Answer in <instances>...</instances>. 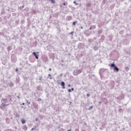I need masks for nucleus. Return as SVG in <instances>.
<instances>
[{
    "label": "nucleus",
    "mask_w": 131,
    "mask_h": 131,
    "mask_svg": "<svg viewBox=\"0 0 131 131\" xmlns=\"http://www.w3.org/2000/svg\"><path fill=\"white\" fill-rule=\"evenodd\" d=\"M63 6H65L66 4H65V3H63Z\"/></svg>",
    "instance_id": "40"
},
{
    "label": "nucleus",
    "mask_w": 131,
    "mask_h": 131,
    "mask_svg": "<svg viewBox=\"0 0 131 131\" xmlns=\"http://www.w3.org/2000/svg\"><path fill=\"white\" fill-rule=\"evenodd\" d=\"M71 34H73V32H71Z\"/></svg>",
    "instance_id": "33"
},
{
    "label": "nucleus",
    "mask_w": 131,
    "mask_h": 131,
    "mask_svg": "<svg viewBox=\"0 0 131 131\" xmlns=\"http://www.w3.org/2000/svg\"><path fill=\"white\" fill-rule=\"evenodd\" d=\"M17 97L18 99H20V97L19 96H17Z\"/></svg>",
    "instance_id": "30"
},
{
    "label": "nucleus",
    "mask_w": 131,
    "mask_h": 131,
    "mask_svg": "<svg viewBox=\"0 0 131 131\" xmlns=\"http://www.w3.org/2000/svg\"><path fill=\"white\" fill-rule=\"evenodd\" d=\"M9 85L10 86H14V83H13L12 82H9Z\"/></svg>",
    "instance_id": "10"
},
{
    "label": "nucleus",
    "mask_w": 131,
    "mask_h": 131,
    "mask_svg": "<svg viewBox=\"0 0 131 131\" xmlns=\"http://www.w3.org/2000/svg\"><path fill=\"white\" fill-rule=\"evenodd\" d=\"M67 131H71V129L68 130Z\"/></svg>",
    "instance_id": "34"
},
{
    "label": "nucleus",
    "mask_w": 131,
    "mask_h": 131,
    "mask_svg": "<svg viewBox=\"0 0 131 131\" xmlns=\"http://www.w3.org/2000/svg\"><path fill=\"white\" fill-rule=\"evenodd\" d=\"M71 91H74V88H72Z\"/></svg>",
    "instance_id": "24"
},
{
    "label": "nucleus",
    "mask_w": 131,
    "mask_h": 131,
    "mask_svg": "<svg viewBox=\"0 0 131 131\" xmlns=\"http://www.w3.org/2000/svg\"><path fill=\"white\" fill-rule=\"evenodd\" d=\"M117 99L118 100H120V99H119V97H117Z\"/></svg>",
    "instance_id": "31"
},
{
    "label": "nucleus",
    "mask_w": 131,
    "mask_h": 131,
    "mask_svg": "<svg viewBox=\"0 0 131 131\" xmlns=\"http://www.w3.org/2000/svg\"><path fill=\"white\" fill-rule=\"evenodd\" d=\"M75 131H79V130L78 129V128H76V129H75Z\"/></svg>",
    "instance_id": "21"
},
{
    "label": "nucleus",
    "mask_w": 131,
    "mask_h": 131,
    "mask_svg": "<svg viewBox=\"0 0 131 131\" xmlns=\"http://www.w3.org/2000/svg\"><path fill=\"white\" fill-rule=\"evenodd\" d=\"M48 76L51 77V74H49L48 75Z\"/></svg>",
    "instance_id": "28"
},
{
    "label": "nucleus",
    "mask_w": 131,
    "mask_h": 131,
    "mask_svg": "<svg viewBox=\"0 0 131 131\" xmlns=\"http://www.w3.org/2000/svg\"><path fill=\"white\" fill-rule=\"evenodd\" d=\"M68 86L69 88H70V86H71V85L70 84H68Z\"/></svg>",
    "instance_id": "23"
},
{
    "label": "nucleus",
    "mask_w": 131,
    "mask_h": 131,
    "mask_svg": "<svg viewBox=\"0 0 131 131\" xmlns=\"http://www.w3.org/2000/svg\"><path fill=\"white\" fill-rule=\"evenodd\" d=\"M92 29H95V28H96V26H92Z\"/></svg>",
    "instance_id": "17"
},
{
    "label": "nucleus",
    "mask_w": 131,
    "mask_h": 131,
    "mask_svg": "<svg viewBox=\"0 0 131 131\" xmlns=\"http://www.w3.org/2000/svg\"><path fill=\"white\" fill-rule=\"evenodd\" d=\"M91 3H88L86 4V7L87 8V9H90V8H91Z\"/></svg>",
    "instance_id": "5"
},
{
    "label": "nucleus",
    "mask_w": 131,
    "mask_h": 131,
    "mask_svg": "<svg viewBox=\"0 0 131 131\" xmlns=\"http://www.w3.org/2000/svg\"><path fill=\"white\" fill-rule=\"evenodd\" d=\"M61 85L62 86V89H65V82L62 81L61 83Z\"/></svg>",
    "instance_id": "6"
},
{
    "label": "nucleus",
    "mask_w": 131,
    "mask_h": 131,
    "mask_svg": "<svg viewBox=\"0 0 131 131\" xmlns=\"http://www.w3.org/2000/svg\"><path fill=\"white\" fill-rule=\"evenodd\" d=\"M7 101H8V99H5V98H2L1 102L2 103H4V104H5V103H6L7 102Z\"/></svg>",
    "instance_id": "4"
},
{
    "label": "nucleus",
    "mask_w": 131,
    "mask_h": 131,
    "mask_svg": "<svg viewBox=\"0 0 131 131\" xmlns=\"http://www.w3.org/2000/svg\"><path fill=\"white\" fill-rule=\"evenodd\" d=\"M77 23V21H75L73 23V25L74 26Z\"/></svg>",
    "instance_id": "12"
},
{
    "label": "nucleus",
    "mask_w": 131,
    "mask_h": 131,
    "mask_svg": "<svg viewBox=\"0 0 131 131\" xmlns=\"http://www.w3.org/2000/svg\"><path fill=\"white\" fill-rule=\"evenodd\" d=\"M61 75H62V74H61L60 75V76H61Z\"/></svg>",
    "instance_id": "42"
},
{
    "label": "nucleus",
    "mask_w": 131,
    "mask_h": 131,
    "mask_svg": "<svg viewBox=\"0 0 131 131\" xmlns=\"http://www.w3.org/2000/svg\"><path fill=\"white\" fill-rule=\"evenodd\" d=\"M7 100H9V101H12V97L10 95H9L7 97Z\"/></svg>",
    "instance_id": "8"
},
{
    "label": "nucleus",
    "mask_w": 131,
    "mask_h": 131,
    "mask_svg": "<svg viewBox=\"0 0 131 131\" xmlns=\"http://www.w3.org/2000/svg\"><path fill=\"white\" fill-rule=\"evenodd\" d=\"M92 27H90V29H89V30H92Z\"/></svg>",
    "instance_id": "26"
},
{
    "label": "nucleus",
    "mask_w": 131,
    "mask_h": 131,
    "mask_svg": "<svg viewBox=\"0 0 131 131\" xmlns=\"http://www.w3.org/2000/svg\"><path fill=\"white\" fill-rule=\"evenodd\" d=\"M33 55H34V56H35L36 59H38V56H37V55H36V53L33 52Z\"/></svg>",
    "instance_id": "9"
},
{
    "label": "nucleus",
    "mask_w": 131,
    "mask_h": 131,
    "mask_svg": "<svg viewBox=\"0 0 131 131\" xmlns=\"http://www.w3.org/2000/svg\"><path fill=\"white\" fill-rule=\"evenodd\" d=\"M102 71H104V69H101L100 70V73H101V72H102Z\"/></svg>",
    "instance_id": "16"
},
{
    "label": "nucleus",
    "mask_w": 131,
    "mask_h": 131,
    "mask_svg": "<svg viewBox=\"0 0 131 131\" xmlns=\"http://www.w3.org/2000/svg\"><path fill=\"white\" fill-rule=\"evenodd\" d=\"M33 129H34V128H32L31 129L32 130H33Z\"/></svg>",
    "instance_id": "38"
},
{
    "label": "nucleus",
    "mask_w": 131,
    "mask_h": 131,
    "mask_svg": "<svg viewBox=\"0 0 131 131\" xmlns=\"http://www.w3.org/2000/svg\"><path fill=\"white\" fill-rule=\"evenodd\" d=\"M99 104H102V102L100 101V102H99Z\"/></svg>",
    "instance_id": "32"
},
{
    "label": "nucleus",
    "mask_w": 131,
    "mask_h": 131,
    "mask_svg": "<svg viewBox=\"0 0 131 131\" xmlns=\"http://www.w3.org/2000/svg\"><path fill=\"white\" fill-rule=\"evenodd\" d=\"M23 105H25V103H23Z\"/></svg>",
    "instance_id": "41"
},
{
    "label": "nucleus",
    "mask_w": 131,
    "mask_h": 131,
    "mask_svg": "<svg viewBox=\"0 0 131 131\" xmlns=\"http://www.w3.org/2000/svg\"><path fill=\"white\" fill-rule=\"evenodd\" d=\"M81 29H83V27H81Z\"/></svg>",
    "instance_id": "36"
},
{
    "label": "nucleus",
    "mask_w": 131,
    "mask_h": 131,
    "mask_svg": "<svg viewBox=\"0 0 131 131\" xmlns=\"http://www.w3.org/2000/svg\"><path fill=\"white\" fill-rule=\"evenodd\" d=\"M73 3H74V4H75L76 6H77V5H79V4L78 3H76V2H75V1H74Z\"/></svg>",
    "instance_id": "14"
},
{
    "label": "nucleus",
    "mask_w": 131,
    "mask_h": 131,
    "mask_svg": "<svg viewBox=\"0 0 131 131\" xmlns=\"http://www.w3.org/2000/svg\"><path fill=\"white\" fill-rule=\"evenodd\" d=\"M34 107L35 109H37V108H38V105H37V104H34Z\"/></svg>",
    "instance_id": "11"
},
{
    "label": "nucleus",
    "mask_w": 131,
    "mask_h": 131,
    "mask_svg": "<svg viewBox=\"0 0 131 131\" xmlns=\"http://www.w3.org/2000/svg\"><path fill=\"white\" fill-rule=\"evenodd\" d=\"M38 120V119H37V118H36V119H35V121H37Z\"/></svg>",
    "instance_id": "25"
},
{
    "label": "nucleus",
    "mask_w": 131,
    "mask_h": 131,
    "mask_svg": "<svg viewBox=\"0 0 131 131\" xmlns=\"http://www.w3.org/2000/svg\"><path fill=\"white\" fill-rule=\"evenodd\" d=\"M49 71H52V69H49Z\"/></svg>",
    "instance_id": "27"
},
{
    "label": "nucleus",
    "mask_w": 131,
    "mask_h": 131,
    "mask_svg": "<svg viewBox=\"0 0 131 131\" xmlns=\"http://www.w3.org/2000/svg\"><path fill=\"white\" fill-rule=\"evenodd\" d=\"M23 129L24 130H27V126H25L24 127Z\"/></svg>",
    "instance_id": "13"
},
{
    "label": "nucleus",
    "mask_w": 131,
    "mask_h": 131,
    "mask_svg": "<svg viewBox=\"0 0 131 131\" xmlns=\"http://www.w3.org/2000/svg\"><path fill=\"white\" fill-rule=\"evenodd\" d=\"M52 1H54V0H51Z\"/></svg>",
    "instance_id": "45"
},
{
    "label": "nucleus",
    "mask_w": 131,
    "mask_h": 131,
    "mask_svg": "<svg viewBox=\"0 0 131 131\" xmlns=\"http://www.w3.org/2000/svg\"><path fill=\"white\" fill-rule=\"evenodd\" d=\"M9 49H10V47H8V50H9Z\"/></svg>",
    "instance_id": "43"
},
{
    "label": "nucleus",
    "mask_w": 131,
    "mask_h": 131,
    "mask_svg": "<svg viewBox=\"0 0 131 131\" xmlns=\"http://www.w3.org/2000/svg\"><path fill=\"white\" fill-rule=\"evenodd\" d=\"M21 123H23V124H25V123H26V120L24 119H22L21 120Z\"/></svg>",
    "instance_id": "7"
},
{
    "label": "nucleus",
    "mask_w": 131,
    "mask_h": 131,
    "mask_svg": "<svg viewBox=\"0 0 131 131\" xmlns=\"http://www.w3.org/2000/svg\"><path fill=\"white\" fill-rule=\"evenodd\" d=\"M9 106V104H6L5 103L2 102V104L0 106V108L2 110H5L6 109V106Z\"/></svg>",
    "instance_id": "2"
},
{
    "label": "nucleus",
    "mask_w": 131,
    "mask_h": 131,
    "mask_svg": "<svg viewBox=\"0 0 131 131\" xmlns=\"http://www.w3.org/2000/svg\"><path fill=\"white\" fill-rule=\"evenodd\" d=\"M16 71H18V69H16Z\"/></svg>",
    "instance_id": "37"
},
{
    "label": "nucleus",
    "mask_w": 131,
    "mask_h": 131,
    "mask_svg": "<svg viewBox=\"0 0 131 131\" xmlns=\"http://www.w3.org/2000/svg\"><path fill=\"white\" fill-rule=\"evenodd\" d=\"M27 103L28 104V105H30V102H29L28 101H27Z\"/></svg>",
    "instance_id": "20"
},
{
    "label": "nucleus",
    "mask_w": 131,
    "mask_h": 131,
    "mask_svg": "<svg viewBox=\"0 0 131 131\" xmlns=\"http://www.w3.org/2000/svg\"><path fill=\"white\" fill-rule=\"evenodd\" d=\"M111 67H114V70H115L117 71V72H118L119 71V69L115 66V64L112 63L111 65Z\"/></svg>",
    "instance_id": "3"
},
{
    "label": "nucleus",
    "mask_w": 131,
    "mask_h": 131,
    "mask_svg": "<svg viewBox=\"0 0 131 131\" xmlns=\"http://www.w3.org/2000/svg\"><path fill=\"white\" fill-rule=\"evenodd\" d=\"M93 108V106H90L88 110H92V108Z\"/></svg>",
    "instance_id": "15"
},
{
    "label": "nucleus",
    "mask_w": 131,
    "mask_h": 131,
    "mask_svg": "<svg viewBox=\"0 0 131 131\" xmlns=\"http://www.w3.org/2000/svg\"><path fill=\"white\" fill-rule=\"evenodd\" d=\"M68 92H69V93H71V89H69L68 90Z\"/></svg>",
    "instance_id": "19"
},
{
    "label": "nucleus",
    "mask_w": 131,
    "mask_h": 131,
    "mask_svg": "<svg viewBox=\"0 0 131 131\" xmlns=\"http://www.w3.org/2000/svg\"><path fill=\"white\" fill-rule=\"evenodd\" d=\"M40 80H41V77L39 78V79Z\"/></svg>",
    "instance_id": "35"
},
{
    "label": "nucleus",
    "mask_w": 131,
    "mask_h": 131,
    "mask_svg": "<svg viewBox=\"0 0 131 131\" xmlns=\"http://www.w3.org/2000/svg\"><path fill=\"white\" fill-rule=\"evenodd\" d=\"M37 101L38 102H39V101H41V99L39 98V99H37Z\"/></svg>",
    "instance_id": "18"
},
{
    "label": "nucleus",
    "mask_w": 131,
    "mask_h": 131,
    "mask_svg": "<svg viewBox=\"0 0 131 131\" xmlns=\"http://www.w3.org/2000/svg\"><path fill=\"white\" fill-rule=\"evenodd\" d=\"M86 96H87V97H90V94H87Z\"/></svg>",
    "instance_id": "22"
},
{
    "label": "nucleus",
    "mask_w": 131,
    "mask_h": 131,
    "mask_svg": "<svg viewBox=\"0 0 131 131\" xmlns=\"http://www.w3.org/2000/svg\"><path fill=\"white\" fill-rule=\"evenodd\" d=\"M21 8H24V6H21Z\"/></svg>",
    "instance_id": "39"
},
{
    "label": "nucleus",
    "mask_w": 131,
    "mask_h": 131,
    "mask_svg": "<svg viewBox=\"0 0 131 131\" xmlns=\"http://www.w3.org/2000/svg\"><path fill=\"white\" fill-rule=\"evenodd\" d=\"M96 50H98V48H97V49Z\"/></svg>",
    "instance_id": "44"
},
{
    "label": "nucleus",
    "mask_w": 131,
    "mask_h": 131,
    "mask_svg": "<svg viewBox=\"0 0 131 131\" xmlns=\"http://www.w3.org/2000/svg\"><path fill=\"white\" fill-rule=\"evenodd\" d=\"M49 78L50 79H53V78H52V77H50Z\"/></svg>",
    "instance_id": "29"
},
{
    "label": "nucleus",
    "mask_w": 131,
    "mask_h": 131,
    "mask_svg": "<svg viewBox=\"0 0 131 131\" xmlns=\"http://www.w3.org/2000/svg\"><path fill=\"white\" fill-rule=\"evenodd\" d=\"M82 72V69L79 70H75L73 72L74 75H78V74H80Z\"/></svg>",
    "instance_id": "1"
}]
</instances>
